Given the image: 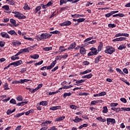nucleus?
<instances>
[{"label": "nucleus", "mask_w": 130, "mask_h": 130, "mask_svg": "<svg viewBox=\"0 0 130 130\" xmlns=\"http://www.w3.org/2000/svg\"><path fill=\"white\" fill-rule=\"evenodd\" d=\"M52 36V34H50L48 33H43L41 35H39V36L37 37V38L38 40H40V41H41V40L49 39V38L51 37Z\"/></svg>", "instance_id": "obj_1"}, {"label": "nucleus", "mask_w": 130, "mask_h": 130, "mask_svg": "<svg viewBox=\"0 0 130 130\" xmlns=\"http://www.w3.org/2000/svg\"><path fill=\"white\" fill-rule=\"evenodd\" d=\"M115 48H114L113 47L108 46H106V50L104 51V52L107 54L111 55L113 53V52H115Z\"/></svg>", "instance_id": "obj_2"}, {"label": "nucleus", "mask_w": 130, "mask_h": 130, "mask_svg": "<svg viewBox=\"0 0 130 130\" xmlns=\"http://www.w3.org/2000/svg\"><path fill=\"white\" fill-rule=\"evenodd\" d=\"M12 14H14V17L15 18H18L19 20H22V19H26V16H24L23 14L20 13L18 11H12Z\"/></svg>", "instance_id": "obj_3"}, {"label": "nucleus", "mask_w": 130, "mask_h": 130, "mask_svg": "<svg viewBox=\"0 0 130 130\" xmlns=\"http://www.w3.org/2000/svg\"><path fill=\"white\" fill-rule=\"evenodd\" d=\"M56 60H54L51 64L50 66H44L43 67H42L40 70L41 71H45V70H51V69H52L54 67V66H55V64H56Z\"/></svg>", "instance_id": "obj_4"}, {"label": "nucleus", "mask_w": 130, "mask_h": 130, "mask_svg": "<svg viewBox=\"0 0 130 130\" xmlns=\"http://www.w3.org/2000/svg\"><path fill=\"white\" fill-rule=\"evenodd\" d=\"M90 50H91V51L89 52L87 54L88 56H92L93 55H97V54L99 52L97 50V49H96V48H94V47H91L90 49Z\"/></svg>", "instance_id": "obj_5"}, {"label": "nucleus", "mask_w": 130, "mask_h": 130, "mask_svg": "<svg viewBox=\"0 0 130 130\" xmlns=\"http://www.w3.org/2000/svg\"><path fill=\"white\" fill-rule=\"evenodd\" d=\"M22 63H23V61L21 60H19L18 61H16L12 62L11 63H9L8 64V66H7V67H8V68H10V67H11V66H13L16 67H18V66L22 64Z\"/></svg>", "instance_id": "obj_6"}, {"label": "nucleus", "mask_w": 130, "mask_h": 130, "mask_svg": "<svg viewBox=\"0 0 130 130\" xmlns=\"http://www.w3.org/2000/svg\"><path fill=\"white\" fill-rule=\"evenodd\" d=\"M107 125H109L110 123H112V124H115V123H116V121H115V119L108 118H107Z\"/></svg>", "instance_id": "obj_7"}, {"label": "nucleus", "mask_w": 130, "mask_h": 130, "mask_svg": "<svg viewBox=\"0 0 130 130\" xmlns=\"http://www.w3.org/2000/svg\"><path fill=\"white\" fill-rule=\"evenodd\" d=\"M59 25L62 27H64V26H71V25H72V22L70 20H67L63 23H60Z\"/></svg>", "instance_id": "obj_8"}, {"label": "nucleus", "mask_w": 130, "mask_h": 130, "mask_svg": "<svg viewBox=\"0 0 130 130\" xmlns=\"http://www.w3.org/2000/svg\"><path fill=\"white\" fill-rule=\"evenodd\" d=\"M76 46H77V44L76 42H74L72 43L68 48V50H72V49H75Z\"/></svg>", "instance_id": "obj_9"}, {"label": "nucleus", "mask_w": 130, "mask_h": 130, "mask_svg": "<svg viewBox=\"0 0 130 130\" xmlns=\"http://www.w3.org/2000/svg\"><path fill=\"white\" fill-rule=\"evenodd\" d=\"M126 40V38L124 37H120L118 38L114 39L112 40L113 42H117L118 41H124Z\"/></svg>", "instance_id": "obj_10"}, {"label": "nucleus", "mask_w": 130, "mask_h": 130, "mask_svg": "<svg viewBox=\"0 0 130 130\" xmlns=\"http://www.w3.org/2000/svg\"><path fill=\"white\" fill-rule=\"evenodd\" d=\"M10 23L13 24L12 25L11 24H9V26H10V27H13V26H14V27H17V21H16V20L13 19H10Z\"/></svg>", "instance_id": "obj_11"}, {"label": "nucleus", "mask_w": 130, "mask_h": 130, "mask_svg": "<svg viewBox=\"0 0 130 130\" xmlns=\"http://www.w3.org/2000/svg\"><path fill=\"white\" fill-rule=\"evenodd\" d=\"M1 35L2 37H3V38H6V39H10V36L7 32H1Z\"/></svg>", "instance_id": "obj_12"}, {"label": "nucleus", "mask_w": 130, "mask_h": 130, "mask_svg": "<svg viewBox=\"0 0 130 130\" xmlns=\"http://www.w3.org/2000/svg\"><path fill=\"white\" fill-rule=\"evenodd\" d=\"M43 86V84L41 83L38 85V87H36V88L34 89V90L31 91L32 93H35L36 91H38L39 89H41L42 88V86Z\"/></svg>", "instance_id": "obj_13"}, {"label": "nucleus", "mask_w": 130, "mask_h": 130, "mask_svg": "<svg viewBox=\"0 0 130 130\" xmlns=\"http://www.w3.org/2000/svg\"><path fill=\"white\" fill-rule=\"evenodd\" d=\"M58 109H61V106H53L49 109V110L54 111V110H57Z\"/></svg>", "instance_id": "obj_14"}, {"label": "nucleus", "mask_w": 130, "mask_h": 130, "mask_svg": "<svg viewBox=\"0 0 130 130\" xmlns=\"http://www.w3.org/2000/svg\"><path fill=\"white\" fill-rule=\"evenodd\" d=\"M96 119L99 120V121H101V122H105L107 120L106 118H103L102 116L98 117Z\"/></svg>", "instance_id": "obj_15"}, {"label": "nucleus", "mask_w": 130, "mask_h": 130, "mask_svg": "<svg viewBox=\"0 0 130 130\" xmlns=\"http://www.w3.org/2000/svg\"><path fill=\"white\" fill-rule=\"evenodd\" d=\"M102 100H98V101H92L90 103V105H96L98 103H101Z\"/></svg>", "instance_id": "obj_16"}, {"label": "nucleus", "mask_w": 130, "mask_h": 130, "mask_svg": "<svg viewBox=\"0 0 130 130\" xmlns=\"http://www.w3.org/2000/svg\"><path fill=\"white\" fill-rule=\"evenodd\" d=\"M92 70L87 69L83 72H80V75H86V74H89V73H91Z\"/></svg>", "instance_id": "obj_17"}, {"label": "nucleus", "mask_w": 130, "mask_h": 130, "mask_svg": "<svg viewBox=\"0 0 130 130\" xmlns=\"http://www.w3.org/2000/svg\"><path fill=\"white\" fill-rule=\"evenodd\" d=\"M80 53L81 54H86V49L83 47H80Z\"/></svg>", "instance_id": "obj_18"}, {"label": "nucleus", "mask_w": 130, "mask_h": 130, "mask_svg": "<svg viewBox=\"0 0 130 130\" xmlns=\"http://www.w3.org/2000/svg\"><path fill=\"white\" fill-rule=\"evenodd\" d=\"M6 3L10 6H14L15 5V1L14 0H6Z\"/></svg>", "instance_id": "obj_19"}, {"label": "nucleus", "mask_w": 130, "mask_h": 130, "mask_svg": "<svg viewBox=\"0 0 130 130\" xmlns=\"http://www.w3.org/2000/svg\"><path fill=\"white\" fill-rule=\"evenodd\" d=\"M12 44L14 46H17V45H21V42L19 41H14L12 42Z\"/></svg>", "instance_id": "obj_20"}, {"label": "nucleus", "mask_w": 130, "mask_h": 130, "mask_svg": "<svg viewBox=\"0 0 130 130\" xmlns=\"http://www.w3.org/2000/svg\"><path fill=\"white\" fill-rule=\"evenodd\" d=\"M64 118H66V116H64L62 117H58L55 119V121H61V120H63Z\"/></svg>", "instance_id": "obj_21"}, {"label": "nucleus", "mask_w": 130, "mask_h": 130, "mask_svg": "<svg viewBox=\"0 0 130 130\" xmlns=\"http://www.w3.org/2000/svg\"><path fill=\"white\" fill-rule=\"evenodd\" d=\"M30 58H33L34 59H38L39 58V55L36 54L35 55H30Z\"/></svg>", "instance_id": "obj_22"}, {"label": "nucleus", "mask_w": 130, "mask_h": 130, "mask_svg": "<svg viewBox=\"0 0 130 130\" xmlns=\"http://www.w3.org/2000/svg\"><path fill=\"white\" fill-rule=\"evenodd\" d=\"M16 111V108H14L12 111L11 109H9L7 111V115H10V114H12V113L15 112Z\"/></svg>", "instance_id": "obj_23"}, {"label": "nucleus", "mask_w": 130, "mask_h": 130, "mask_svg": "<svg viewBox=\"0 0 130 130\" xmlns=\"http://www.w3.org/2000/svg\"><path fill=\"white\" fill-rule=\"evenodd\" d=\"M125 48H126L125 44H122L119 46V47L118 48V50H122L123 49H125Z\"/></svg>", "instance_id": "obj_24"}, {"label": "nucleus", "mask_w": 130, "mask_h": 130, "mask_svg": "<svg viewBox=\"0 0 130 130\" xmlns=\"http://www.w3.org/2000/svg\"><path fill=\"white\" fill-rule=\"evenodd\" d=\"M85 81H86V80H83L81 79L80 80H77L76 82V84H75L76 86H79V84H81L82 83H84V82H85Z\"/></svg>", "instance_id": "obj_25"}, {"label": "nucleus", "mask_w": 130, "mask_h": 130, "mask_svg": "<svg viewBox=\"0 0 130 130\" xmlns=\"http://www.w3.org/2000/svg\"><path fill=\"white\" fill-rule=\"evenodd\" d=\"M103 48V43H102V42H101L98 48V51H101V50Z\"/></svg>", "instance_id": "obj_26"}, {"label": "nucleus", "mask_w": 130, "mask_h": 130, "mask_svg": "<svg viewBox=\"0 0 130 130\" xmlns=\"http://www.w3.org/2000/svg\"><path fill=\"white\" fill-rule=\"evenodd\" d=\"M71 121H74L76 123H78V122H80V118H79V116H76L75 117V119H72Z\"/></svg>", "instance_id": "obj_27"}, {"label": "nucleus", "mask_w": 130, "mask_h": 130, "mask_svg": "<svg viewBox=\"0 0 130 130\" xmlns=\"http://www.w3.org/2000/svg\"><path fill=\"white\" fill-rule=\"evenodd\" d=\"M8 34H10V35H18V34H17V32H16V31L14 30H11L9 31H8Z\"/></svg>", "instance_id": "obj_28"}, {"label": "nucleus", "mask_w": 130, "mask_h": 130, "mask_svg": "<svg viewBox=\"0 0 130 130\" xmlns=\"http://www.w3.org/2000/svg\"><path fill=\"white\" fill-rule=\"evenodd\" d=\"M40 105H42V106H46V105H48V102L47 101H42L40 102Z\"/></svg>", "instance_id": "obj_29"}, {"label": "nucleus", "mask_w": 130, "mask_h": 130, "mask_svg": "<svg viewBox=\"0 0 130 130\" xmlns=\"http://www.w3.org/2000/svg\"><path fill=\"white\" fill-rule=\"evenodd\" d=\"M18 59H20V57H17V56H16V55H13L11 56V60H18Z\"/></svg>", "instance_id": "obj_30"}, {"label": "nucleus", "mask_w": 130, "mask_h": 130, "mask_svg": "<svg viewBox=\"0 0 130 130\" xmlns=\"http://www.w3.org/2000/svg\"><path fill=\"white\" fill-rule=\"evenodd\" d=\"M71 95H72V93H71V92H68V93L64 92L63 95V98L66 99L68 96L70 97V96H71Z\"/></svg>", "instance_id": "obj_31"}, {"label": "nucleus", "mask_w": 130, "mask_h": 130, "mask_svg": "<svg viewBox=\"0 0 130 130\" xmlns=\"http://www.w3.org/2000/svg\"><path fill=\"white\" fill-rule=\"evenodd\" d=\"M30 113H31V114L34 113V110L33 109H31V110H28L27 112H25V114L26 116L29 115V114H30Z\"/></svg>", "instance_id": "obj_32"}, {"label": "nucleus", "mask_w": 130, "mask_h": 130, "mask_svg": "<svg viewBox=\"0 0 130 130\" xmlns=\"http://www.w3.org/2000/svg\"><path fill=\"white\" fill-rule=\"evenodd\" d=\"M103 113H107V112H108V109L107 108V106L103 107Z\"/></svg>", "instance_id": "obj_33"}, {"label": "nucleus", "mask_w": 130, "mask_h": 130, "mask_svg": "<svg viewBox=\"0 0 130 130\" xmlns=\"http://www.w3.org/2000/svg\"><path fill=\"white\" fill-rule=\"evenodd\" d=\"M40 10H41V6H37L35 9V13L37 14V13H38V12H39Z\"/></svg>", "instance_id": "obj_34"}, {"label": "nucleus", "mask_w": 130, "mask_h": 130, "mask_svg": "<svg viewBox=\"0 0 130 130\" xmlns=\"http://www.w3.org/2000/svg\"><path fill=\"white\" fill-rule=\"evenodd\" d=\"M24 10H27L28 11H30L31 10V8L29 7L28 4L26 3L23 7Z\"/></svg>", "instance_id": "obj_35"}, {"label": "nucleus", "mask_w": 130, "mask_h": 130, "mask_svg": "<svg viewBox=\"0 0 130 130\" xmlns=\"http://www.w3.org/2000/svg\"><path fill=\"white\" fill-rule=\"evenodd\" d=\"M43 49L45 51H49L50 50H52V47H47L45 48H43Z\"/></svg>", "instance_id": "obj_36"}, {"label": "nucleus", "mask_w": 130, "mask_h": 130, "mask_svg": "<svg viewBox=\"0 0 130 130\" xmlns=\"http://www.w3.org/2000/svg\"><path fill=\"white\" fill-rule=\"evenodd\" d=\"M3 87L4 88V90H10V88H9V84L8 83H5L3 85Z\"/></svg>", "instance_id": "obj_37"}, {"label": "nucleus", "mask_w": 130, "mask_h": 130, "mask_svg": "<svg viewBox=\"0 0 130 130\" xmlns=\"http://www.w3.org/2000/svg\"><path fill=\"white\" fill-rule=\"evenodd\" d=\"M25 114V112L20 113L19 114H16V115L14 116V117H16V118H18L20 117V116H22V115H24Z\"/></svg>", "instance_id": "obj_38"}, {"label": "nucleus", "mask_w": 130, "mask_h": 130, "mask_svg": "<svg viewBox=\"0 0 130 130\" xmlns=\"http://www.w3.org/2000/svg\"><path fill=\"white\" fill-rule=\"evenodd\" d=\"M88 126V124L85 123V124H83L82 125H81L78 128L79 129H82V128H83V127H87Z\"/></svg>", "instance_id": "obj_39"}, {"label": "nucleus", "mask_w": 130, "mask_h": 130, "mask_svg": "<svg viewBox=\"0 0 130 130\" xmlns=\"http://www.w3.org/2000/svg\"><path fill=\"white\" fill-rule=\"evenodd\" d=\"M116 71L118 73H119L120 75H124V73H123V72H122V71H121V70H120V69L119 68H116Z\"/></svg>", "instance_id": "obj_40"}, {"label": "nucleus", "mask_w": 130, "mask_h": 130, "mask_svg": "<svg viewBox=\"0 0 130 130\" xmlns=\"http://www.w3.org/2000/svg\"><path fill=\"white\" fill-rule=\"evenodd\" d=\"M68 3V0H60V6H62L63 4H67Z\"/></svg>", "instance_id": "obj_41"}, {"label": "nucleus", "mask_w": 130, "mask_h": 130, "mask_svg": "<svg viewBox=\"0 0 130 130\" xmlns=\"http://www.w3.org/2000/svg\"><path fill=\"white\" fill-rule=\"evenodd\" d=\"M108 27L109 28H115V27H116V24H114V23H109L108 24Z\"/></svg>", "instance_id": "obj_42"}, {"label": "nucleus", "mask_w": 130, "mask_h": 130, "mask_svg": "<svg viewBox=\"0 0 130 130\" xmlns=\"http://www.w3.org/2000/svg\"><path fill=\"white\" fill-rule=\"evenodd\" d=\"M118 105V103H112L110 104L111 107H116Z\"/></svg>", "instance_id": "obj_43"}, {"label": "nucleus", "mask_w": 130, "mask_h": 130, "mask_svg": "<svg viewBox=\"0 0 130 130\" xmlns=\"http://www.w3.org/2000/svg\"><path fill=\"white\" fill-rule=\"evenodd\" d=\"M2 9L6 10V11H9L10 10V7H9V5H5L2 7Z\"/></svg>", "instance_id": "obj_44"}, {"label": "nucleus", "mask_w": 130, "mask_h": 130, "mask_svg": "<svg viewBox=\"0 0 130 130\" xmlns=\"http://www.w3.org/2000/svg\"><path fill=\"white\" fill-rule=\"evenodd\" d=\"M50 34H60V31L58 30H55L50 32Z\"/></svg>", "instance_id": "obj_45"}, {"label": "nucleus", "mask_w": 130, "mask_h": 130, "mask_svg": "<svg viewBox=\"0 0 130 130\" xmlns=\"http://www.w3.org/2000/svg\"><path fill=\"white\" fill-rule=\"evenodd\" d=\"M24 39L25 40H29V41H34V40L31 38L27 37L26 36H24Z\"/></svg>", "instance_id": "obj_46"}, {"label": "nucleus", "mask_w": 130, "mask_h": 130, "mask_svg": "<svg viewBox=\"0 0 130 130\" xmlns=\"http://www.w3.org/2000/svg\"><path fill=\"white\" fill-rule=\"evenodd\" d=\"M59 50L60 51V52H63V51H65L64 47L60 46L59 47Z\"/></svg>", "instance_id": "obj_47"}, {"label": "nucleus", "mask_w": 130, "mask_h": 130, "mask_svg": "<svg viewBox=\"0 0 130 130\" xmlns=\"http://www.w3.org/2000/svg\"><path fill=\"white\" fill-rule=\"evenodd\" d=\"M79 96H87V95H89V93L86 92H79Z\"/></svg>", "instance_id": "obj_48"}, {"label": "nucleus", "mask_w": 130, "mask_h": 130, "mask_svg": "<svg viewBox=\"0 0 130 130\" xmlns=\"http://www.w3.org/2000/svg\"><path fill=\"white\" fill-rule=\"evenodd\" d=\"M17 101H23V96L22 95H19L16 98Z\"/></svg>", "instance_id": "obj_49"}, {"label": "nucleus", "mask_w": 130, "mask_h": 130, "mask_svg": "<svg viewBox=\"0 0 130 130\" xmlns=\"http://www.w3.org/2000/svg\"><path fill=\"white\" fill-rule=\"evenodd\" d=\"M112 15H113V14H112V12H111V11L110 13L105 14V17L106 18H109V17H111V16H112Z\"/></svg>", "instance_id": "obj_50"}, {"label": "nucleus", "mask_w": 130, "mask_h": 130, "mask_svg": "<svg viewBox=\"0 0 130 130\" xmlns=\"http://www.w3.org/2000/svg\"><path fill=\"white\" fill-rule=\"evenodd\" d=\"M82 64L83 66H89V64H90V62L87 60L84 61Z\"/></svg>", "instance_id": "obj_51"}, {"label": "nucleus", "mask_w": 130, "mask_h": 130, "mask_svg": "<svg viewBox=\"0 0 130 130\" xmlns=\"http://www.w3.org/2000/svg\"><path fill=\"white\" fill-rule=\"evenodd\" d=\"M10 103H11L12 104H17V102H16L15 99H12L10 101Z\"/></svg>", "instance_id": "obj_52"}, {"label": "nucleus", "mask_w": 130, "mask_h": 130, "mask_svg": "<svg viewBox=\"0 0 130 130\" xmlns=\"http://www.w3.org/2000/svg\"><path fill=\"white\" fill-rule=\"evenodd\" d=\"M43 63V60H41L40 61H39V62H36V63H35V66H36V67H37V66H40L41 64H42Z\"/></svg>", "instance_id": "obj_53"}, {"label": "nucleus", "mask_w": 130, "mask_h": 130, "mask_svg": "<svg viewBox=\"0 0 130 130\" xmlns=\"http://www.w3.org/2000/svg\"><path fill=\"white\" fill-rule=\"evenodd\" d=\"M96 40H92L91 41L88 42L87 43V45H89V44H94V43H96Z\"/></svg>", "instance_id": "obj_54"}, {"label": "nucleus", "mask_w": 130, "mask_h": 130, "mask_svg": "<svg viewBox=\"0 0 130 130\" xmlns=\"http://www.w3.org/2000/svg\"><path fill=\"white\" fill-rule=\"evenodd\" d=\"M85 20H86V19L85 18H79L78 19L77 22H78V23H82L84 22Z\"/></svg>", "instance_id": "obj_55"}, {"label": "nucleus", "mask_w": 130, "mask_h": 130, "mask_svg": "<svg viewBox=\"0 0 130 130\" xmlns=\"http://www.w3.org/2000/svg\"><path fill=\"white\" fill-rule=\"evenodd\" d=\"M21 52L23 53V52H29V50H28V48H24L21 49Z\"/></svg>", "instance_id": "obj_56"}, {"label": "nucleus", "mask_w": 130, "mask_h": 130, "mask_svg": "<svg viewBox=\"0 0 130 130\" xmlns=\"http://www.w3.org/2000/svg\"><path fill=\"white\" fill-rule=\"evenodd\" d=\"M111 110H113V111H115L117 113H118V108H111Z\"/></svg>", "instance_id": "obj_57"}, {"label": "nucleus", "mask_w": 130, "mask_h": 130, "mask_svg": "<svg viewBox=\"0 0 130 130\" xmlns=\"http://www.w3.org/2000/svg\"><path fill=\"white\" fill-rule=\"evenodd\" d=\"M120 101H121V102H123V103H126V102H127L126 99H125V98H121L120 99Z\"/></svg>", "instance_id": "obj_58"}, {"label": "nucleus", "mask_w": 130, "mask_h": 130, "mask_svg": "<svg viewBox=\"0 0 130 130\" xmlns=\"http://www.w3.org/2000/svg\"><path fill=\"white\" fill-rule=\"evenodd\" d=\"M70 107L71 108V109H74L75 110H77V108H78L77 106L73 105H70Z\"/></svg>", "instance_id": "obj_59"}, {"label": "nucleus", "mask_w": 130, "mask_h": 130, "mask_svg": "<svg viewBox=\"0 0 130 130\" xmlns=\"http://www.w3.org/2000/svg\"><path fill=\"white\" fill-rule=\"evenodd\" d=\"M92 77H93V74H92V73L86 75V79H91Z\"/></svg>", "instance_id": "obj_60"}, {"label": "nucleus", "mask_w": 130, "mask_h": 130, "mask_svg": "<svg viewBox=\"0 0 130 130\" xmlns=\"http://www.w3.org/2000/svg\"><path fill=\"white\" fill-rule=\"evenodd\" d=\"M52 5H53V1H50L49 2H48L47 4V7H49L50 6H52Z\"/></svg>", "instance_id": "obj_61"}, {"label": "nucleus", "mask_w": 130, "mask_h": 130, "mask_svg": "<svg viewBox=\"0 0 130 130\" xmlns=\"http://www.w3.org/2000/svg\"><path fill=\"white\" fill-rule=\"evenodd\" d=\"M6 44V42H3V41H0V46L1 47H4Z\"/></svg>", "instance_id": "obj_62"}, {"label": "nucleus", "mask_w": 130, "mask_h": 130, "mask_svg": "<svg viewBox=\"0 0 130 130\" xmlns=\"http://www.w3.org/2000/svg\"><path fill=\"white\" fill-rule=\"evenodd\" d=\"M69 56V55H68V53H66L64 55H61V58H67Z\"/></svg>", "instance_id": "obj_63"}, {"label": "nucleus", "mask_w": 130, "mask_h": 130, "mask_svg": "<svg viewBox=\"0 0 130 130\" xmlns=\"http://www.w3.org/2000/svg\"><path fill=\"white\" fill-rule=\"evenodd\" d=\"M106 95V92L105 91H102L101 93H100V96H105Z\"/></svg>", "instance_id": "obj_64"}]
</instances>
